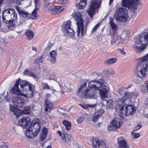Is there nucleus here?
Segmentation results:
<instances>
[{
	"label": "nucleus",
	"mask_w": 148,
	"mask_h": 148,
	"mask_svg": "<svg viewBox=\"0 0 148 148\" xmlns=\"http://www.w3.org/2000/svg\"><path fill=\"white\" fill-rule=\"evenodd\" d=\"M88 106L89 107H90L91 108H93L95 106V105L94 104H92V105H88Z\"/></svg>",
	"instance_id": "0e129e2a"
},
{
	"label": "nucleus",
	"mask_w": 148,
	"mask_h": 148,
	"mask_svg": "<svg viewBox=\"0 0 148 148\" xmlns=\"http://www.w3.org/2000/svg\"><path fill=\"white\" fill-rule=\"evenodd\" d=\"M32 49L33 51H36V52L37 51V47H32Z\"/></svg>",
	"instance_id": "e2e57ef3"
},
{
	"label": "nucleus",
	"mask_w": 148,
	"mask_h": 148,
	"mask_svg": "<svg viewBox=\"0 0 148 148\" xmlns=\"http://www.w3.org/2000/svg\"><path fill=\"white\" fill-rule=\"evenodd\" d=\"M87 82H85L83 84L81 85L80 87L78 88V93H80L84 89V88L86 87Z\"/></svg>",
	"instance_id": "37998d69"
},
{
	"label": "nucleus",
	"mask_w": 148,
	"mask_h": 148,
	"mask_svg": "<svg viewBox=\"0 0 148 148\" xmlns=\"http://www.w3.org/2000/svg\"><path fill=\"white\" fill-rule=\"evenodd\" d=\"M26 94H24L21 93V96H23L28 98L32 97L33 95L34 92L27 90Z\"/></svg>",
	"instance_id": "58836bf2"
},
{
	"label": "nucleus",
	"mask_w": 148,
	"mask_h": 148,
	"mask_svg": "<svg viewBox=\"0 0 148 148\" xmlns=\"http://www.w3.org/2000/svg\"><path fill=\"white\" fill-rule=\"evenodd\" d=\"M95 91L92 89H86L83 92L82 95L85 99L91 98L94 97Z\"/></svg>",
	"instance_id": "4468645a"
},
{
	"label": "nucleus",
	"mask_w": 148,
	"mask_h": 148,
	"mask_svg": "<svg viewBox=\"0 0 148 148\" xmlns=\"http://www.w3.org/2000/svg\"><path fill=\"white\" fill-rule=\"evenodd\" d=\"M24 99L20 97H14L12 99L13 104L17 107H23L24 104Z\"/></svg>",
	"instance_id": "f8f14e48"
},
{
	"label": "nucleus",
	"mask_w": 148,
	"mask_h": 148,
	"mask_svg": "<svg viewBox=\"0 0 148 148\" xmlns=\"http://www.w3.org/2000/svg\"><path fill=\"white\" fill-rule=\"evenodd\" d=\"M97 81L95 80H93L91 81L88 83V86L90 88L89 89H92L94 90H99V87L98 86H99V85H98V84H97V87L96 85L93 84V82H97Z\"/></svg>",
	"instance_id": "bb28decb"
},
{
	"label": "nucleus",
	"mask_w": 148,
	"mask_h": 148,
	"mask_svg": "<svg viewBox=\"0 0 148 148\" xmlns=\"http://www.w3.org/2000/svg\"><path fill=\"white\" fill-rule=\"evenodd\" d=\"M85 119V117L84 116H82L79 118L77 120V122L79 124L81 123Z\"/></svg>",
	"instance_id": "c03bdc74"
},
{
	"label": "nucleus",
	"mask_w": 148,
	"mask_h": 148,
	"mask_svg": "<svg viewBox=\"0 0 148 148\" xmlns=\"http://www.w3.org/2000/svg\"><path fill=\"white\" fill-rule=\"evenodd\" d=\"M18 123L19 125L28 129L32 125V123L29 117H24L21 119L19 120Z\"/></svg>",
	"instance_id": "9d476101"
},
{
	"label": "nucleus",
	"mask_w": 148,
	"mask_h": 148,
	"mask_svg": "<svg viewBox=\"0 0 148 148\" xmlns=\"http://www.w3.org/2000/svg\"><path fill=\"white\" fill-rule=\"evenodd\" d=\"M61 8V7L60 6H55L54 5L52 6L51 10L53 12V14H54L56 15L61 13L63 10V9H60Z\"/></svg>",
	"instance_id": "4be33fe9"
},
{
	"label": "nucleus",
	"mask_w": 148,
	"mask_h": 148,
	"mask_svg": "<svg viewBox=\"0 0 148 148\" xmlns=\"http://www.w3.org/2000/svg\"><path fill=\"white\" fill-rule=\"evenodd\" d=\"M53 44L49 42V43L48 44L47 47L45 49V50L46 51H49L51 48L52 46H53Z\"/></svg>",
	"instance_id": "a18cd8bd"
},
{
	"label": "nucleus",
	"mask_w": 148,
	"mask_h": 148,
	"mask_svg": "<svg viewBox=\"0 0 148 148\" xmlns=\"http://www.w3.org/2000/svg\"><path fill=\"white\" fill-rule=\"evenodd\" d=\"M45 111L46 112L48 111L49 112L51 110L53 107V105L52 102L49 99H47L45 100Z\"/></svg>",
	"instance_id": "6ab92c4d"
},
{
	"label": "nucleus",
	"mask_w": 148,
	"mask_h": 148,
	"mask_svg": "<svg viewBox=\"0 0 148 148\" xmlns=\"http://www.w3.org/2000/svg\"><path fill=\"white\" fill-rule=\"evenodd\" d=\"M71 23L70 20L66 21L62 24V29L63 31L66 32L67 34H69V35L74 36L75 32H74L71 27Z\"/></svg>",
	"instance_id": "6e6552de"
},
{
	"label": "nucleus",
	"mask_w": 148,
	"mask_h": 148,
	"mask_svg": "<svg viewBox=\"0 0 148 148\" xmlns=\"http://www.w3.org/2000/svg\"><path fill=\"white\" fill-rule=\"evenodd\" d=\"M110 21L109 23L112 29L114 32H116L118 28L117 26L114 23V18L112 17H110Z\"/></svg>",
	"instance_id": "393cba45"
},
{
	"label": "nucleus",
	"mask_w": 148,
	"mask_h": 148,
	"mask_svg": "<svg viewBox=\"0 0 148 148\" xmlns=\"http://www.w3.org/2000/svg\"><path fill=\"white\" fill-rule=\"evenodd\" d=\"M140 136V134H139V133H136L135 134V135L134 136V137L135 138H138Z\"/></svg>",
	"instance_id": "13d9d810"
},
{
	"label": "nucleus",
	"mask_w": 148,
	"mask_h": 148,
	"mask_svg": "<svg viewBox=\"0 0 148 148\" xmlns=\"http://www.w3.org/2000/svg\"><path fill=\"white\" fill-rule=\"evenodd\" d=\"M74 17L76 21L77 24V36H79L80 33H81V36L84 37L86 33V28H84V20L82 18V16L80 12L75 13Z\"/></svg>",
	"instance_id": "f03ea898"
},
{
	"label": "nucleus",
	"mask_w": 148,
	"mask_h": 148,
	"mask_svg": "<svg viewBox=\"0 0 148 148\" xmlns=\"http://www.w3.org/2000/svg\"><path fill=\"white\" fill-rule=\"evenodd\" d=\"M16 10L18 12L19 14H20L21 12L23 10H22L19 7H17L16 8Z\"/></svg>",
	"instance_id": "4d7b16f0"
},
{
	"label": "nucleus",
	"mask_w": 148,
	"mask_h": 148,
	"mask_svg": "<svg viewBox=\"0 0 148 148\" xmlns=\"http://www.w3.org/2000/svg\"><path fill=\"white\" fill-rule=\"evenodd\" d=\"M43 86L44 89H47L48 90H50V89L49 86L47 84L44 83Z\"/></svg>",
	"instance_id": "3c124183"
},
{
	"label": "nucleus",
	"mask_w": 148,
	"mask_h": 148,
	"mask_svg": "<svg viewBox=\"0 0 148 148\" xmlns=\"http://www.w3.org/2000/svg\"><path fill=\"white\" fill-rule=\"evenodd\" d=\"M139 40L141 44L144 45L148 44V32L145 35L144 37H140Z\"/></svg>",
	"instance_id": "a878e982"
},
{
	"label": "nucleus",
	"mask_w": 148,
	"mask_h": 148,
	"mask_svg": "<svg viewBox=\"0 0 148 148\" xmlns=\"http://www.w3.org/2000/svg\"><path fill=\"white\" fill-rule=\"evenodd\" d=\"M14 11L13 10L11 9H7L4 11L3 14V15L5 16H6L7 14H8L9 15H11Z\"/></svg>",
	"instance_id": "79ce46f5"
},
{
	"label": "nucleus",
	"mask_w": 148,
	"mask_h": 148,
	"mask_svg": "<svg viewBox=\"0 0 148 148\" xmlns=\"http://www.w3.org/2000/svg\"><path fill=\"white\" fill-rule=\"evenodd\" d=\"M131 86L129 85L127 88L123 87L119 89V92L121 95H123L120 101L122 102L123 104H124L125 101L129 99L131 96V93L128 92H126V90L131 87Z\"/></svg>",
	"instance_id": "423d86ee"
},
{
	"label": "nucleus",
	"mask_w": 148,
	"mask_h": 148,
	"mask_svg": "<svg viewBox=\"0 0 148 148\" xmlns=\"http://www.w3.org/2000/svg\"><path fill=\"white\" fill-rule=\"evenodd\" d=\"M51 96V95L50 94L48 93V94H46V96H45V97H46L45 99H48V98L49 97H50Z\"/></svg>",
	"instance_id": "bf43d9fd"
},
{
	"label": "nucleus",
	"mask_w": 148,
	"mask_h": 148,
	"mask_svg": "<svg viewBox=\"0 0 148 148\" xmlns=\"http://www.w3.org/2000/svg\"><path fill=\"white\" fill-rule=\"evenodd\" d=\"M29 14L27 12L23 11V10L21 12V13L20 14L21 15V16L24 18L26 17L27 16V15Z\"/></svg>",
	"instance_id": "09e8293b"
},
{
	"label": "nucleus",
	"mask_w": 148,
	"mask_h": 148,
	"mask_svg": "<svg viewBox=\"0 0 148 148\" xmlns=\"http://www.w3.org/2000/svg\"><path fill=\"white\" fill-rule=\"evenodd\" d=\"M125 109L126 114L128 115L134 114L136 110L132 105H128L126 106Z\"/></svg>",
	"instance_id": "412c9836"
},
{
	"label": "nucleus",
	"mask_w": 148,
	"mask_h": 148,
	"mask_svg": "<svg viewBox=\"0 0 148 148\" xmlns=\"http://www.w3.org/2000/svg\"><path fill=\"white\" fill-rule=\"evenodd\" d=\"M104 112L102 109L98 110L94 114L92 120L93 122H97L98 121L99 118L102 115Z\"/></svg>",
	"instance_id": "dca6fc26"
},
{
	"label": "nucleus",
	"mask_w": 148,
	"mask_h": 148,
	"mask_svg": "<svg viewBox=\"0 0 148 148\" xmlns=\"http://www.w3.org/2000/svg\"><path fill=\"white\" fill-rule=\"evenodd\" d=\"M92 143V147L93 148H103L106 147V144L102 141L100 140L97 138L92 137L90 140Z\"/></svg>",
	"instance_id": "1a4fd4ad"
},
{
	"label": "nucleus",
	"mask_w": 148,
	"mask_h": 148,
	"mask_svg": "<svg viewBox=\"0 0 148 148\" xmlns=\"http://www.w3.org/2000/svg\"><path fill=\"white\" fill-rule=\"evenodd\" d=\"M142 46L140 47L135 46L134 47V49L136 52L137 53H140L143 51L146 47L147 44H143Z\"/></svg>",
	"instance_id": "473e14b6"
},
{
	"label": "nucleus",
	"mask_w": 148,
	"mask_h": 148,
	"mask_svg": "<svg viewBox=\"0 0 148 148\" xmlns=\"http://www.w3.org/2000/svg\"><path fill=\"white\" fill-rule=\"evenodd\" d=\"M43 56L42 55L36 59V63H42L43 61Z\"/></svg>",
	"instance_id": "49530a36"
},
{
	"label": "nucleus",
	"mask_w": 148,
	"mask_h": 148,
	"mask_svg": "<svg viewBox=\"0 0 148 148\" xmlns=\"http://www.w3.org/2000/svg\"><path fill=\"white\" fill-rule=\"evenodd\" d=\"M145 103L148 107V98L146 99Z\"/></svg>",
	"instance_id": "680f3d73"
},
{
	"label": "nucleus",
	"mask_w": 148,
	"mask_h": 148,
	"mask_svg": "<svg viewBox=\"0 0 148 148\" xmlns=\"http://www.w3.org/2000/svg\"><path fill=\"white\" fill-rule=\"evenodd\" d=\"M126 101H125V102H124L125 103L123 104L122 102L120 101V102H119L120 103H121V104L122 105V106L121 107V108L120 109V111H122L123 110L124 108V107L127 105V104L126 103Z\"/></svg>",
	"instance_id": "8fccbe9b"
},
{
	"label": "nucleus",
	"mask_w": 148,
	"mask_h": 148,
	"mask_svg": "<svg viewBox=\"0 0 148 148\" xmlns=\"http://www.w3.org/2000/svg\"><path fill=\"white\" fill-rule=\"evenodd\" d=\"M139 62L136 66V71L138 77L142 78L147 74L148 66V53L146 56L139 59Z\"/></svg>",
	"instance_id": "f257e3e1"
},
{
	"label": "nucleus",
	"mask_w": 148,
	"mask_h": 148,
	"mask_svg": "<svg viewBox=\"0 0 148 148\" xmlns=\"http://www.w3.org/2000/svg\"><path fill=\"white\" fill-rule=\"evenodd\" d=\"M23 74L28 76H30L34 78H36V76L32 71L26 69L24 70Z\"/></svg>",
	"instance_id": "72a5a7b5"
},
{
	"label": "nucleus",
	"mask_w": 148,
	"mask_h": 148,
	"mask_svg": "<svg viewBox=\"0 0 148 148\" xmlns=\"http://www.w3.org/2000/svg\"><path fill=\"white\" fill-rule=\"evenodd\" d=\"M142 127V125L141 124H139L137 125L133 129L134 131L138 130L140 129Z\"/></svg>",
	"instance_id": "603ef678"
},
{
	"label": "nucleus",
	"mask_w": 148,
	"mask_h": 148,
	"mask_svg": "<svg viewBox=\"0 0 148 148\" xmlns=\"http://www.w3.org/2000/svg\"><path fill=\"white\" fill-rule=\"evenodd\" d=\"M100 25V23H97L96 25L92 28L91 31V33H93L96 32Z\"/></svg>",
	"instance_id": "de8ad7c7"
},
{
	"label": "nucleus",
	"mask_w": 148,
	"mask_h": 148,
	"mask_svg": "<svg viewBox=\"0 0 148 148\" xmlns=\"http://www.w3.org/2000/svg\"><path fill=\"white\" fill-rule=\"evenodd\" d=\"M10 110L13 112L14 115L19 116L22 114V110H20L14 106H11L10 107Z\"/></svg>",
	"instance_id": "aec40b11"
},
{
	"label": "nucleus",
	"mask_w": 148,
	"mask_h": 148,
	"mask_svg": "<svg viewBox=\"0 0 148 148\" xmlns=\"http://www.w3.org/2000/svg\"><path fill=\"white\" fill-rule=\"evenodd\" d=\"M101 125V123H99L97 124V125L98 127H100Z\"/></svg>",
	"instance_id": "69168bd1"
},
{
	"label": "nucleus",
	"mask_w": 148,
	"mask_h": 148,
	"mask_svg": "<svg viewBox=\"0 0 148 148\" xmlns=\"http://www.w3.org/2000/svg\"><path fill=\"white\" fill-rule=\"evenodd\" d=\"M145 83L146 84L147 88L148 91V81H146Z\"/></svg>",
	"instance_id": "774afa93"
},
{
	"label": "nucleus",
	"mask_w": 148,
	"mask_h": 148,
	"mask_svg": "<svg viewBox=\"0 0 148 148\" xmlns=\"http://www.w3.org/2000/svg\"><path fill=\"white\" fill-rule=\"evenodd\" d=\"M62 124L65 126L66 130H69L71 129V124L70 121L64 120L62 122Z\"/></svg>",
	"instance_id": "7c9ffc66"
},
{
	"label": "nucleus",
	"mask_w": 148,
	"mask_h": 148,
	"mask_svg": "<svg viewBox=\"0 0 148 148\" xmlns=\"http://www.w3.org/2000/svg\"><path fill=\"white\" fill-rule=\"evenodd\" d=\"M89 8L87 10V13L90 17L92 18L97 9L101 6V0H91L90 2Z\"/></svg>",
	"instance_id": "7ed1b4c3"
},
{
	"label": "nucleus",
	"mask_w": 148,
	"mask_h": 148,
	"mask_svg": "<svg viewBox=\"0 0 148 148\" xmlns=\"http://www.w3.org/2000/svg\"><path fill=\"white\" fill-rule=\"evenodd\" d=\"M87 3L86 0H82L79 1V3L76 4V8L78 9H82L85 7Z\"/></svg>",
	"instance_id": "5701e85b"
},
{
	"label": "nucleus",
	"mask_w": 148,
	"mask_h": 148,
	"mask_svg": "<svg viewBox=\"0 0 148 148\" xmlns=\"http://www.w3.org/2000/svg\"><path fill=\"white\" fill-rule=\"evenodd\" d=\"M11 21V23H13L17 18L16 13L14 11L10 15Z\"/></svg>",
	"instance_id": "a19ab883"
},
{
	"label": "nucleus",
	"mask_w": 148,
	"mask_h": 148,
	"mask_svg": "<svg viewBox=\"0 0 148 148\" xmlns=\"http://www.w3.org/2000/svg\"><path fill=\"white\" fill-rule=\"evenodd\" d=\"M27 129L25 132V135L27 137L32 138L35 136L34 134V132H32V130H31V131L30 128Z\"/></svg>",
	"instance_id": "f704fd0d"
},
{
	"label": "nucleus",
	"mask_w": 148,
	"mask_h": 148,
	"mask_svg": "<svg viewBox=\"0 0 148 148\" xmlns=\"http://www.w3.org/2000/svg\"><path fill=\"white\" fill-rule=\"evenodd\" d=\"M57 133L59 135V136L60 137H62V135L63 134L62 133L61 131L60 130H58L57 131Z\"/></svg>",
	"instance_id": "6e6d98bb"
},
{
	"label": "nucleus",
	"mask_w": 148,
	"mask_h": 148,
	"mask_svg": "<svg viewBox=\"0 0 148 148\" xmlns=\"http://www.w3.org/2000/svg\"><path fill=\"white\" fill-rule=\"evenodd\" d=\"M32 123L31 128L35 136H36L39 133L40 129V123L38 119H34Z\"/></svg>",
	"instance_id": "0eeeda50"
},
{
	"label": "nucleus",
	"mask_w": 148,
	"mask_h": 148,
	"mask_svg": "<svg viewBox=\"0 0 148 148\" xmlns=\"http://www.w3.org/2000/svg\"><path fill=\"white\" fill-rule=\"evenodd\" d=\"M50 54L51 58V61L53 63H54L56 61V57L57 56V52L54 50H53L51 51L50 53Z\"/></svg>",
	"instance_id": "c756f323"
},
{
	"label": "nucleus",
	"mask_w": 148,
	"mask_h": 148,
	"mask_svg": "<svg viewBox=\"0 0 148 148\" xmlns=\"http://www.w3.org/2000/svg\"><path fill=\"white\" fill-rule=\"evenodd\" d=\"M30 106H26L24 108V109L22 110V114H29L30 113Z\"/></svg>",
	"instance_id": "ea45409f"
},
{
	"label": "nucleus",
	"mask_w": 148,
	"mask_h": 148,
	"mask_svg": "<svg viewBox=\"0 0 148 148\" xmlns=\"http://www.w3.org/2000/svg\"><path fill=\"white\" fill-rule=\"evenodd\" d=\"M107 102L106 108L107 109L112 108L113 107V100L112 99H110L109 100L107 101L105 100Z\"/></svg>",
	"instance_id": "4c0bfd02"
},
{
	"label": "nucleus",
	"mask_w": 148,
	"mask_h": 148,
	"mask_svg": "<svg viewBox=\"0 0 148 148\" xmlns=\"http://www.w3.org/2000/svg\"><path fill=\"white\" fill-rule=\"evenodd\" d=\"M10 15H9L8 14H6V16L3 15V14L2 18L3 21L4 23L7 24H9L11 23V20L10 18Z\"/></svg>",
	"instance_id": "c9c22d12"
},
{
	"label": "nucleus",
	"mask_w": 148,
	"mask_h": 148,
	"mask_svg": "<svg viewBox=\"0 0 148 148\" xmlns=\"http://www.w3.org/2000/svg\"><path fill=\"white\" fill-rule=\"evenodd\" d=\"M48 132V130L45 127H43L42 131L40 133V137L42 141L45 140Z\"/></svg>",
	"instance_id": "b1692460"
},
{
	"label": "nucleus",
	"mask_w": 148,
	"mask_h": 148,
	"mask_svg": "<svg viewBox=\"0 0 148 148\" xmlns=\"http://www.w3.org/2000/svg\"><path fill=\"white\" fill-rule=\"evenodd\" d=\"M117 60V58H112L109 59H108L106 60L104 62V63L106 64H110L113 63H114L116 62Z\"/></svg>",
	"instance_id": "e433bc0d"
},
{
	"label": "nucleus",
	"mask_w": 148,
	"mask_h": 148,
	"mask_svg": "<svg viewBox=\"0 0 148 148\" xmlns=\"http://www.w3.org/2000/svg\"><path fill=\"white\" fill-rule=\"evenodd\" d=\"M133 2L136 5H139L140 4V2L139 0H133Z\"/></svg>",
	"instance_id": "5fc2aeb1"
},
{
	"label": "nucleus",
	"mask_w": 148,
	"mask_h": 148,
	"mask_svg": "<svg viewBox=\"0 0 148 148\" xmlns=\"http://www.w3.org/2000/svg\"><path fill=\"white\" fill-rule=\"evenodd\" d=\"M116 19L122 22H126L127 20V13L124 8H120L116 10L115 14Z\"/></svg>",
	"instance_id": "39448f33"
},
{
	"label": "nucleus",
	"mask_w": 148,
	"mask_h": 148,
	"mask_svg": "<svg viewBox=\"0 0 148 148\" xmlns=\"http://www.w3.org/2000/svg\"><path fill=\"white\" fill-rule=\"evenodd\" d=\"M116 42V41H114V40H111V43L112 44H114Z\"/></svg>",
	"instance_id": "338daca9"
},
{
	"label": "nucleus",
	"mask_w": 148,
	"mask_h": 148,
	"mask_svg": "<svg viewBox=\"0 0 148 148\" xmlns=\"http://www.w3.org/2000/svg\"><path fill=\"white\" fill-rule=\"evenodd\" d=\"M117 143L118 144V148H129L127 142L125 139H121L120 138H117Z\"/></svg>",
	"instance_id": "f3484780"
},
{
	"label": "nucleus",
	"mask_w": 148,
	"mask_h": 148,
	"mask_svg": "<svg viewBox=\"0 0 148 148\" xmlns=\"http://www.w3.org/2000/svg\"><path fill=\"white\" fill-rule=\"evenodd\" d=\"M34 2L35 8L32 12V16L33 19H36L37 17V11L39 10L40 2L39 0H34Z\"/></svg>",
	"instance_id": "2eb2a0df"
},
{
	"label": "nucleus",
	"mask_w": 148,
	"mask_h": 148,
	"mask_svg": "<svg viewBox=\"0 0 148 148\" xmlns=\"http://www.w3.org/2000/svg\"><path fill=\"white\" fill-rule=\"evenodd\" d=\"M19 84H20L21 88H23V91H26V89L28 88V86H29V83L23 80L20 81Z\"/></svg>",
	"instance_id": "cd10ccee"
},
{
	"label": "nucleus",
	"mask_w": 148,
	"mask_h": 148,
	"mask_svg": "<svg viewBox=\"0 0 148 148\" xmlns=\"http://www.w3.org/2000/svg\"><path fill=\"white\" fill-rule=\"evenodd\" d=\"M97 83L99 84V90L100 96L102 98H105L107 97L108 92V87L106 85V83L103 79L101 78L97 81Z\"/></svg>",
	"instance_id": "20e7f679"
},
{
	"label": "nucleus",
	"mask_w": 148,
	"mask_h": 148,
	"mask_svg": "<svg viewBox=\"0 0 148 148\" xmlns=\"http://www.w3.org/2000/svg\"><path fill=\"white\" fill-rule=\"evenodd\" d=\"M28 88L26 89V90H29V91H31L33 92H34V90L33 88L32 87V85H31L30 84H29V86H28Z\"/></svg>",
	"instance_id": "864d4df0"
},
{
	"label": "nucleus",
	"mask_w": 148,
	"mask_h": 148,
	"mask_svg": "<svg viewBox=\"0 0 148 148\" xmlns=\"http://www.w3.org/2000/svg\"><path fill=\"white\" fill-rule=\"evenodd\" d=\"M25 34L27 36L26 38L28 40H32L34 37V34L31 30L26 31Z\"/></svg>",
	"instance_id": "2f4dec72"
},
{
	"label": "nucleus",
	"mask_w": 148,
	"mask_h": 148,
	"mask_svg": "<svg viewBox=\"0 0 148 148\" xmlns=\"http://www.w3.org/2000/svg\"><path fill=\"white\" fill-rule=\"evenodd\" d=\"M120 52L121 54L123 55H125L126 54L125 52L123 50H121Z\"/></svg>",
	"instance_id": "052dcab7"
},
{
	"label": "nucleus",
	"mask_w": 148,
	"mask_h": 148,
	"mask_svg": "<svg viewBox=\"0 0 148 148\" xmlns=\"http://www.w3.org/2000/svg\"><path fill=\"white\" fill-rule=\"evenodd\" d=\"M20 81V79H18L16 80L14 85L10 91L11 93L14 95L21 96L22 92L18 88Z\"/></svg>",
	"instance_id": "ddd939ff"
},
{
	"label": "nucleus",
	"mask_w": 148,
	"mask_h": 148,
	"mask_svg": "<svg viewBox=\"0 0 148 148\" xmlns=\"http://www.w3.org/2000/svg\"><path fill=\"white\" fill-rule=\"evenodd\" d=\"M122 5L129 9L135 10L137 9V5L135 4L133 0H122Z\"/></svg>",
	"instance_id": "9b49d317"
},
{
	"label": "nucleus",
	"mask_w": 148,
	"mask_h": 148,
	"mask_svg": "<svg viewBox=\"0 0 148 148\" xmlns=\"http://www.w3.org/2000/svg\"><path fill=\"white\" fill-rule=\"evenodd\" d=\"M61 139L62 141L66 143H69L71 140V136L68 134H64L63 136L61 137Z\"/></svg>",
	"instance_id": "c85d7f7f"
},
{
	"label": "nucleus",
	"mask_w": 148,
	"mask_h": 148,
	"mask_svg": "<svg viewBox=\"0 0 148 148\" xmlns=\"http://www.w3.org/2000/svg\"><path fill=\"white\" fill-rule=\"evenodd\" d=\"M111 124L112 127L116 128H120L121 125L120 119L117 118H115L113 119L111 123Z\"/></svg>",
	"instance_id": "a211bd4d"
}]
</instances>
